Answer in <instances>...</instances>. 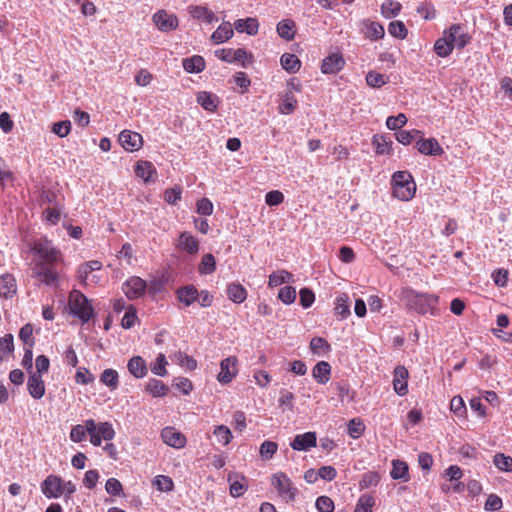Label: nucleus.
Returning a JSON list of instances; mask_svg holds the SVG:
<instances>
[{
  "instance_id": "30",
  "label": "nucleus",
  "mask_w": 512,
  "mask_h": 512,
  "mask_svg": "<svg viewBox=\"0 0 512 512\" xmlns=\"http://www.w3.org/2000/svg\"><path fill=\"white\" fill-rule=\"evenodd\" d=\"M178 245L189 254H196L199 251V242L194 236L187 232L180 234Z\"/></svg>"
},
{
  "instance_id": "38",
  "label": "nucleus",
  "mask_w": 512,
  "mask_h": 512,
  "mask_svg": "<svg viewBox=\"0 0 512 512\" xmlns=\"http://www.w3.org/2000/svg\"><path fill=\"white\" fill-rule=\"evenodd\" d=\"M146 391L153 397H163L167 394L168 387L161 380L152 378L147 382Z\"/></svg>"
},
{
  "instance_id": "3",
  "label": "nucleus",
  "mask_w": 512,
  "mask_h": 512,
  "mask_svg": "<svg viewBox=\"0 0 512 512\" xmlns=\"http://www.w3.org/2000/svg\"><path fill=\"white\" fill-rule=\"evenodd\" d=\"M271 485L276 489L279 497L286 503L296 500L298 489L284 472H276L271 477Z\"/></svg>"
},
{
  "instance_id": "47",
  "label": "nucleus",
  "mask_w": 512,
  "mask_h": 512,
  "mask_svg": "<svg viewBox=\"0 0 512 512\" xmlns=\"http://www.w3.org/2000/svg\"><path fill=\"white\" fill-rule=\"evenodd\" d=\"M400 10L401 4L399 2L388 1L381 5V14L387 19L397 16Z\"/></svg>"
},
{
  "instance_id": "64",
  "label": "nucleus",
  "mask_w": 512,
  "mask_h": 512,
  "mask_svg": "<svg viewBox=\"0 0 512 512\" xmlns=\"http://www.w3.org/2000/svg\"><path fill=\"white\" fill-rule=\"evenodd\" d=\"M315 506L319 512H332L334 510V502L328 496H319L316 499Z\"/></svg>"
},
{
  "instance_id": "42",
  "label": "nucleus",
  "mask_w": 512,
  "mask_h": 512,
  "mask_svg": "<svg viewBox=\"0 0 512 512\" xmlns=\"http://www.w3.org/2000/svg\"><path fill=\"white\" fill-rule=\"evenodd\" d=\"M372 143L376 148V153L380 155L389 154L392 142L384 135H375Z\"/></svg>"
},
{
  "instance_id": "54",
  "label": "nucleus",
  "mask_w": 512,
  "mask_h": 512,
  "mask_svg": "<svg viewBox=\"0 0 512 512\" xmlns=\"http://www.w3.org/2000/svg\"><path fill=\"white\" fill-rule=\"evenodd\" d=\"M167 360L164 354L160 353L155 362L151 364V371L157 376L164 377L167 374Z\"/></svg>"
},
{
  "instance_id": "2",
  "label": "nucleus",
  "mask_w": 512,
  "mask_h": 512,
  "mask_svg": "<svg viewBox=\"0 0 512 512\" xmlns=\"http://www.w3.org/2000/svg\"><path fill=\"white\" fill-rule=\"evenodd\" d=\"M393 195L401 201L411 200L416 192V184L408 171H397L392 176Z\"/></svg>"
},
{
  "instance_id": "28",
  "label": "nucleus",
  "mask_w": 512,
  "mask_h": 512,
  "mask_svg": "<svg viewBox=\"0 0 512 512\" xmlns=\"http://www.w3.org/2000/svg\"><path fill=\"white\" fill-rule=\"evenodd\" d=\"M363 26L365 27L364 33L367 38L371 40H379L384 37V27L380 23L364 20Z\"/></svg>"
},
{
  "instance_id": "49",
  "label": "nucleus",
  "mask_w": 512,
  "mask_h": 512,
  "mask_svg": "<svg viewBox=\"0 0 512 512\" xmlns=\"http://www.w3.org/2000/svg\"><path fill=\"white\" fill-rule=\"evenodd\" d=\"M493 463L501 471H512V457L506 456L503 453H497L493 458Z\"/></svg>"
},
{
  "instance_id": "55",
  "label": "nucleus",
  "mask_w": 512,
  "mask_h": 512,
  "mask_svg": "<svg viewBox=\"0 0 512 512\" xmlns=\"http://www.w3.org/2000/svg\"><path fill=\"white\" fill-rule=\"evenodd\" d=\"M380 474L375 471H369L363 474L362 479L360 481V486L362 488H370L375 487L380 482Z\"/></svg>"
},
{
  "instance_id": "9",
  "label": "nucleus",
  "mask_w": 512,
  "mask_h": 512,
  "mask_svg": "<svg viewBox=\"0 0 512 512\" xmlns=\"http://www.w3.org/2000/svg\"><path fill=\"white\" fill-rule=\"evenodd\" d=\"M237 358L229 356L220 362V372L217 375V380L221 384L230 383L237 375Z\"/></svg>"
},
{
  "instance_id": "5",
  "label": "nucleus",
  "mask_w": 512,
  "mask_h": 512,
  "mask_svg": "<svg viewBox=\"0 0 512 512\" xmlns=\"http://www.w3.org/2000/svg\"><path fill=\"white\" fill-rule=\"evenodd\" d=\"M33 251L39 256L38 262L55 264L61 260L62 254L47 238H40L33 245Z\"/></svg>"
},
{
  "instance_id": "1",
  "label": "nucleus",
  "mask_w": 512,
  "mask_h": 512,
  "mask_svg": "<svg viewBox=\"0 0 512 512\" xmlns=\"http://www.w3.org/2000/svg\"><path fill=\"white\" fill-rule=\"evenodd\" d=\"M67 311L82 324L88 323L95 316L90 300L81 291L76 289L69 293Z\"/></svg>"
},
{
  "instance_id": "6",
  "label": "nucleus",
  "mask_w": 512,
  "mask_h": 512,
  "mask_svg": "<svg viewBox=\"0 0 512 512\" xmlns=\"http://www.w3.org/2000/svg\"><path fill=\"white\" fill-rule=\"evenodd\" d=\"M215 55L222 61L227 63H239L246 67L252 62V57L243 48L238 49H219L215 51Z\"/></svg>"
},
{
  "instance_id": "43",
  "label": "nucleus",
  "mask_w": 512,
  "mask_h": 512,
  "mask_svg": "<svg viewBox=\"0 0 512 512\" xmlns=\"http://www.w3.org/2000/svg\"><path fill=\"white\" fill-rule=\"evenodd\" d=\"M348 296L342 294L336 299L335 314L339 315L341 319H345L350 315V305L348 303Z\"/></svg>"
},
{
  "instance_id": "17",
  "label": "nucleus",
  "mask_w": 512,
  "mask_h": 512,
  "mask_svg": "<svg viewBox=\"0 0 512 512\" xmlns=\"http://www.w3.org/2000/svg\"><path fill=\"white\" fill-rule=\"evenodd\" d=\"M317 444V437L315 432H306L295 436L290 446L296 451H307Z\"/></svg>"
},
{
  "instance_id": "22",
  "label": "nucleus",
  "mask_w": 512,
  "mask_h": 512,
  "mask_svg": "<svg viewBox=\"0 0 512 512\" xmlns=\"http://www.w3.org/2000/svg\"><path fill=\"white\" fill-rule=\"evenodd\" d=\"M234 27L239 33H247L248 35H256L259 30V23L256 18L248 17L246 19H238L234 22Z\"/></svg>"
},
{
  "instance_id": "21",
  "label": "nucleus",
  "mask_w": 512,
  "mask_h": 512,
  "mask_svg": "<svg viewBox=\"0 0 512 512\" xmlns=\"http://www.w3.org/2000/svg\"><path fill=\"white\" fill-rule=\"evenodd\" d=\"M234 35L230 22H223L211 35V40L215 44H222L231 39Z\"/></svg>"
},
{
  "instance_id": "33",
  "label": "nucleus",
  "mask_w": 512,
  "mask_h": 512,
  "mask_svg": "<svg viewBox=\"0 0 512 512\" xmlns=\"http://www.w3.org/2000/svg\"><path fill=\"white\" fill-rule=\"evenodd\" d=\"M283 69L289 73H296L301 68V61L295 54L284 53L280 58Z\"/></svg>"
},
{
  "instance_id": "39",
  "label": "nucleus",
  "mask_w": 512,
  "mask_h": 512,
  "mask_svg": "<svg viewBox=\"0 0 512 512\" xmlns=\"http://www.w3.org/2000/svg\"><path fill=\"white\" fill-rule=\"evenodd\" d=\"M135 173L138 177L148 182L152 178V175L156 173V171L151 162L139 161L136 165Z\"/></svg>"
},
{
  "instance_id": "41",
  "label": "nucleus",
  "mask_w": 512,
  "mask_h": 512,
  "mask_svg": "<svg viewBox=\"0 0 512 512\" xmlns=\"http://www.w3.org/2000/svg\"><path fill=\"white\" fill-rule=\"evenodd\" d=\"M237 478V474L230 473L228 475V481L230 482V495L235 498L242 496L247 489V486Z\"/></svg>"
},
{
  "instance_id": "44",
  "label": "nucleus",
  "mask_w": 512,
  "mask_h": 512,
  "mask_svg": "<svg viewBox=\"0 0 512 512\" xmlns=\"http://www.w3.org/2000/svg\"><path fill=\"white\" fill-rule=\"evenodd\" d=\"M375 499L372 495L363 494L359 497L354 512H372Z\"/></svg>"
},
{
  "instance_id": "62",
  "label": "nucleus",
  "mask_w": 512,
  "mask_h": 512,
  "mask_svg": "<svg viewBox=\"0 0 512 512\" xmlns=\"http://www.w3.org/2000/svg\"><path fill=\"white\" fill-rule=\"evenodd\" d=\"M153 483L158 490L164 492L171 491L174 487L172 479L165 475L156 476Z\"/></svg>"
},
{
  "instance_id": "40",
  "label": "nucleus",
  "mask_w": 512,
  "mask_h": 512,
  "mask_svg": "<svg viewBox=\"0 0 512 512\" xmlns=\"http://www.w3.org/2000/svg\"><path fill=\"white\" fill-rule=\"evenodd\" d=\"M216 269V260L211 253H207L202 257L198 266V271L202 275L212 274Z\"/></svg>"
},
{
  "instance_id": "29",
  "label": "nucleus",
  "mask_w": 512,
  "mask_h": 512,
  "mask_svg": "<svg viewBox=\"0 0 512 512\" xmlns=\"http://www.w3.org/2000/svg\"><path fill=\"white\" fill-rule=\"evenodd\" d=\"M197 103L206 111L215 112L217 110V97L206 91L199 92L197 95Z\"/></svg>"
},
{
  "instance_id": "24",
  "label": "nucleus",
  "mask_w": 512,
  "mask_h": 512,
  "mask_svg": "<svg viewBox=\"0 0 512 512\" xmlns=\"http://www.w3.org/2000/svg\"><path fill=\"white\" fill-rule=\"evenodd\" d=\"M189 13L192 18L203 21L207 24H211L218 20L214 12L204 6H191L189 8Z\"/></svg>"
},
{
  "instance_id": "58",
  "label": "nucleus",
  "mask_w": 512,
  "mask_h": 512,
  "mask_svg": "<svg viewBox=\"0 0 512 512\" xmlns=\"http://www.w3.org/2000/svg\"><path fill=\"white\" fill-rule=\"evenodd\" d=\"M297 105V101L294 97V95L289 92L285 94V98L282 102V104L279 106V110L282 114H291Z\"/></svg>"
},
{
  "instance_id": "27",
  "label": "nucleus",
  "mask_w": 512,
  "mask_h": 512,
  "mask_svg": "<svg viewBox=\"0 0 512 512\" xmlns=\"http://www.w3.org/2000/svg\"><path fill=\"white\" fill-rule=\"evenodd\" d=\"M391 478L394 480L409 481V468L406 462L402 460H393L390 472Z\"/></svg>"
},
{
  "instance_id": "11",
  "label": "nucleus",
  "mask_w": 512,
  "mask_h": 512,
  "mask_svg": "<svg viewBox=\"0 0 512 512\" xmlns=\"http://www.w3.org/2000/svg\"><path fill=\"white\" fill-rule=\"evenodd\" d=\"M62 479L57 475H48L41 483V492L48 499L59 498L62 496L61 491Z\"/></svg>"
},
{
  "instance_id": "25",
  "label": "nucleus",
  "mask_w": 512,
  "mask_h": 512,
  "mask_svg": "<svg viewBox=\"0 0 512 512\" xmlns=\"http://www.w3.org/2000/svg\"><path fill=\"white\" fill-rule=\"evenodd\" d=\"M177 299L185 306L193 304L198 297V290L193 285H187L176 291Z\"/></svg>"
},
{
  "instance_id": "13",
  "label": "nucleus",
  "mask_w": 512,
  "mask_h": 512,
  "mask_svg": "<svg viewBox=\"0 0 512 512\" xmlns=\"http://www.w3.org/2000/svg\"><path fill=\"white\" fill-rule=\"evenodd\" d=\"M119 142L126 151H137L142 147L143 138L141 134L131 130H123L119 135Z\"/></svg>"
},
{
  "instance_id": "45",
  "label": "nucleus",
  "mask_w": 512,
  "mask_h": 512,
  "mask_svg": "<svg viewBox=\"0 0 512 512\" xmlns=\"http://www.w3.org/2000/svg\"><path fill=\"white\" fill-rule=\"evenodd\" d=\"M453 47L447 40V38L443 35V37L439 38L434 44V51L439 57H447L452 51Z\"/></svg>"
},
{
  "instance_id": "36",
  "label": "nucleus",
  "mask_w": 512,
  "mask_h": 512,
  "mask_svg": "<svg viewBox=\"0 0 512 512\" xmlns=\"http://www.w3.org/2000/svg\"><path fill=\"white\" fill-rule=\"evenodd\" d=\"M278 35L285 40H292L295 36V23L292 20L285 19L277 24Z\"/></svg>"
},
{
  "instance_id": "23",
  "label": "nucleus",
  "mask_w": 512,
  "mask_h": 512,
  "mask_svg": "<svg viewBox=\"0 0 512 512\" xmlns=\"http://www.w3.org/2000/svg\"><path fill=\"white\" fill-rule=\"evenodd\" d=\"M331 366L326 361L318 362L312 369V376L319 384H326L330 380Z\"/></svg>"
},
{
  "instance_id": "63",
  "label": "nucleus",
  "mask_w": 512,
  "mask_h": 512,
  "mask_svg": "<svg viewBox=\"0 0 512 512\" xmlns=\"http://www.w3.org/2000/svg\"><path fill=\"white\" fill-rule=\"evenodd\" d=\"M97 433L100 434L105 441H111L115 437V430L109 422H100L98 424Z\"/></svg>"
},
{
  "instance_id": "37",
  "label": "nucleus",
  "mask_w": 512,
  "mask_h": 512,
  "mask_svg": "<svg viewBox=\"0 0 512 512\" xmlns=\"http://www.w3.org/2000/svg\"><path fill=\"white\" fill-rule=\"evenodd\" d=\"M396 139L403 145H409L413 141H417L419 137L423 136V132L417 129L413 130H398L395 133Z\"/></svg>"
},
{
  "instance_id": "35",
  "label": "nucleus",
  "mask_w": 512,
  "mask_h": 512,
  "mask_svg": "<svg viewBox=\"0 0 512 512\" xmlns=\"http://www.w3.org/2000/svg\"><path fill=\"white\" fill-rule=\"evenodd\" d=\"M100 382L110 390H116L119 385L118 372L111 368L105 369L100 375Z\"/></svg>"
},
{
  "instance_id": "4",
  "label": "nucleus",
  "mask_w": 512,
  "mask_h": 512,
  "mask_svg": "<svg viewBox=\"0 0 512 512\" xmlns=\"http://www.w3.org/2000/svg\"><path fill=\"white\" fill-rule=\"evenodd\" d=\"M438 297L429 294H418L410 291L407 294V306L419 314H426L436 307Z\"/></svg>"
},
{
  "instance_id": "52",
  "label": "nucleus",
  "mask_w": 512,
  "mask_h": 512,
  "mask_svg": "<svg viewBox=\"0 0 512 512\" xmlns=\"http://www.w3.org/2000/svg\"><path fill=\"white\" fill-rule=\"evenodd\" d=\"M365 430L364 423L357 418H354L348 423V435L353 439H358L362 436Z\"/></svg>"
},
{
  "instance_id": "8",
  "label": "nucleus",
  "mask_w": 512,
  "mask_h": 512,
  "mask_svg": "<svg viewBox=\"0 0 512 512\" xmlns=\"http://www.w3.org/2000/svg\"><path fill=\"white\" fill-rule=\"evenodd\" d=\"M147 289L145 280L138 276L129 277L122 285V291L130 300L139 299Z\"/></svg>"
},
{
  "instance_id": "12",
  "label": "nucleus",
  "mask_w": 512,
  "mask_h": 512,
  "mask_svg": "<svg viewBox=\"0 0 512 512\" xmlns=\"http://www.w3.org/2000/svg\"><path fill=\"white\" fill-rule=\"evenodd\" d=\"M54 264L36 262L33 275L38 277L46 285H51L58 280V273L53 268Z\"/></svg>"
},
{
  "instance_id": "20",
  "label": "nucleus",
  "mask_w": 512,
  "mask_h": 512,
  "mask_svg": "<svg viewBox=\"0 0 512 512\" xmlns=\"http://www.w3.org/2000/svg\"><path fill=\"white\" fill-rule=\"evenodd\" d=\"M27 389L34 399H41L45 394V384L39 374H30L27 381Z\"/></svg>"
},
{
  "instance_id": "50",
  "label": "nucleus",
  "mask_w": 512,
  "mask_h": 512,
  "mask_svg": "<svg viewBox=\"0 0 512 512\" xmlns=\"http://www.w3.org/2000/svg\"><path fill=\"white\" fill-rule=\"evenodd\" d=\"M217 441L222 445H228L232 439V433L230 429L225 425L216 426L213 431Z\"/></svg>"
},
{
  "instance_id": "61",
  "label": "nucleus",
  "mask_w": 512,
  "mask_h": 512,
  "mask_svg": "<svg viewBox=\"0 0 512 512\" xmlns=\"http://www.w3.org/2000/svg\"><path fill=\"white\" fill-rule=\"evenodd\" d=\"M105 490L109 495L121 496L123 495V487L121 482L116 478H109L105 484Z\"/></svg>"
},
{
  "instance_id": "46",
  "label": "nucleus",
  "mask_w": 512,
  "mask_h": 512,
  "mask_svg": "<svg viewBox=\"0 0 512 512\" xmlns=\"http://www.w3.org/2000/svg\"><path fill=\"white\" fill-rule=\"evenodd\" d=\"M278 450V444L274 441L266 440L260 446V456L264 460H270L273 458Z\"/></svg>"
},
{
  "instance_id": "32",
  "label": "nucleus",
  "mask_w": 512,
  "mask_h": 512,
  "mask_svg": "<svg viewBox=\"0 0 512 512\" xmlns=\"http://www.w3.org/2000/svg\"><path fill=\"white\" fill-rule=\"evenodd\" d=\"M228 298L234 303L240 304L247 298L246 289L239 283H232L227 287Z\"/></svg>"
},
{
  "instance_id": "34",
  "label": "nucleus",
  "mask_w": 512,
  "mask_h": 512,
  "mask_svg": "<svg viewBox=\"0 0 512 512\" xmlns=\"http://www.w3.org/2000/svg\"><path fill=\"white\" fill-rule=\"evenodd\" d=\"M291 282H294L293 275L286 270H279V271H276V272H273L272 274H270L268 285L270 287H277L284 283H291Z\"/></svg>"
},
{
  "instance_id": "16",
  "label": "nucleus",
  "mask_w": 512,
  "mask_h": 512,
  "mask_svg": "<svg viewBox=\"0 0 512 512\" xmlns=\"http://www.w3.org/2000/svg\"><path fill=\"white\" fill-rule=\"evenodd\" d=\"M416 148L419 153L424 155L440 156L444 153L443 148L435 138L424 139L423 136L419 137L416 141Z\"/></svg>"
},
{
  "instance_id": "56",
  "label": "nucleus",
  "mask_w": 512,
  "mask_h": 512,
  "mask_svg": "<svg viewBox=\"0 0 512 512\" xmlns=\"http://www.w3.org/2000/svg\"><path fill=\"white\" fill-rule=\"evenodd\" d=\"M366 82L372 88H380L386 84V78L383 74L376 71H369L366 75Z\"/></svg>"
},
{
  "instance_id": "60",
  "label": "nucleus",
  "mask_w": 512,
  "mask_h": 512,
  "mask_svg": "<svg viewBox=\"0 0 512 512\" xmlns=\"http://www.w3.org/2000/svg\"><path fill=\"white\" fill-rule=\"evenodd\" d=\"M94 380H95V377L93 376V374H91V372L87 368H85V367L78 368L76 375H75L76 383L81 384V385H88V384H91L92 382H94Z\"/></svg>"
},
{
  "instance_id": "18",
  "label": "nucleus",
  "mask_w": 512,
  "mask_h": 512,
  "mask_svg": "<svg viewBox=\"0 0 512 512\" xmlns=\"http://www.w3.org/2000/svg\"><path fill=\"white\" fill-rule=\"evenodd\" d=\"M408 371L404 366H397L394 369L393 387L399 396H404L408 393Z\"/></svg>"
},
{
  "instance_id": "48",
  "label": "nucleus",
  "mask_w": 512,
  "mask_h": 512,
  "mask_svg": "<svg viewBox=\"0 0 512 512\" xmlns=\"http://www.w3.org/2000/svg\"><path fill=\"white\" fill-rule=\"evenodd\" d=\"M14 351L13 335L6 334L0 339V360L6 358Z\"/></svg>"
},
{
  "instance_id": "7",
  "label": "nucleus",
  "mask_w": 512,
  "mask_h": 512,
  "mask_svg": "<svg viewBox=\"0 0 512 512\" xmlns=\"http://www.w3.org/2000/svg\"><path fill=\"white\" fill-rule=\"evenodd\" d=\"M443 34L451 46L459 50L463 49L471 40L469 34L459 24L451 25Z\"/></svg>"
},
{
  "instance_id": "51",
  "label": "nucleus",
  "mask_w": 512,
  "mask_h": 512,
  "mask_svg": "<svg viewBox=\"0 0 512 512\" xmlns=\"http://www.w3.org/2000/svg\"><path fill=\"white\" fill-rule=\"evenodd\" d=\"M19 338L27 348H33L35 340L33 338V327L31 324H25L19 331Z\"/></svg>"
},
{
  "instance_id": "19",
  "label": "nucleus",
  "mask_w": 512,
  "mask_h": 512,
  "mask_svg": "<svg viewBox=\"0 0 512 512\" xmlns=\"http://www.w3.org/2000/svg\"><path fill=\"white\" fill-rule=\"evenodd\" d=\"M17 292L16 279L12 274L6 273L0 276V297L9 299Z\"/></svg>"
},
{
  "instance_id": "57",
  "label": "nucleus",
  "mask_w": 512,
  "mask_h": 512,
  "mask_svg": "<svg viewBox=\"0 0 512 512\" xmlns=\"http://www.w3.org/2000/svg\"><path fill=\"white\" fill-rule=\"evenodd\" d=\"M278 298L286 305L292 304L296 299V289L292 286H284L279 290Z\"/></svg>"
},
{
  "instance_id": "15",
  "label": "nucleus",
  "mask_w": 512,
  "mask_h": 512,
  "mask_svg": "<svg viewBox=\"0 0 512 512\" xmlns=\"http://www.w3.org/2000/svg\"><path fill=\"white\" fill-rule=\"evenodd\" d=\"M345 60L340 53H332L322 60L321 71L324 74H336L343 69Z\"/></svg>"
},
{
  "instance_id": "10",
  "label": "nucleus",
  "mask_w": 512,
  "mask_h": 512,
  "mask_svg": "<svg viewBox=\"0 0 512 512\" xmlns=\"http://www.w3.org/2000/svg\"><path fill=\"white\" fill-rule=\"evenodd\" d=\"M153 23L161 32H169L178 27V18L166 10H158L152 17Z\"/></svg>"
},
{
  "instance_id": "59",
  "label": "nucleus",
  "mask_w": 512,
  "mask_h": 512,
  "mask_svg": "<svg viewBox=\"0 0 512 512\" xmlns=\"http://www.w3.org/2000/svg\"><path fill=\"white\" fill-rule=\"evenodd\" d=\"M407 123V117L403 113H399L397 116H389L386 119V126L390 130H399Z\"/></svg>"
},
{
  "instance_id": "53",
  "label": "nucleus",
  "mask_w": 512,
  "mask_h": 512,
  "mask_svg": "<svg viewBox=\"0 0 512 512\" xmlns=\"http://www.w3.org/2000/svg\"><path fill=\"white\" fill-rule=\"evenodd\" d=\"M388 32L398 39H405L407 37V29L402 21H392L388 25Z\"/></svg>"
},
{
  "instance_id": "14",
  "label": "nucleus",
  "mask_w": 512,
  "mask_h": 512,
  "mask_svg": "<svg viewBox=\"0 0 512 512\" xmlns=\"http://www.w3.org/2000/svg\"><path fill=\"white\" fill-rule=\"evenodd\" d=\"M161 438L166 445L176 449H181L186 445V437L174 427L163 428Z\"/></svg>"
},
{
  "instance_id": "31",
  "label": "nucleus",
  "mask_w": 512,
  "mask_h": 512,
  "mask_svg": "<svg viewBox=\"0 0 512 512\" xmlns=\"http://www.w3.org/2000/svg\"><path fill=\"white\" fill-rule=\"evenodd\" d=\"M182 65L188 73H200L205 69V60L202 56L194 55L184 59Z\"/></svg>"
},
{
  "instance_id": "26",
  "label": "nucleus",
  "mask_w": 512,
  "mask_h": 512,
  "mask_svg": "<svg viewBox=\"0 0 512 512\" xmlns=\"http://www.w3.org/2000/svg\"><path fill=\"white\" fill-rule=\"evenodd\" d=\"M129 372L136 378H143L147 374V366L144 359L140 356L132 357L127 364Z\"/></svg>"
}]
</instances>
